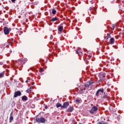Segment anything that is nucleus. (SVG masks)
<instances>
[{"mask_svg": "<svg viewBox=\"0 0 124 124\" xmlns=\"http://www.w3.org/2000/svg\"><path fill=\"white\" fill-rule=\"evenodd\" d=\"M36 121L38 124H45L46 122V119L44 118V117H41L39 118H36Z\"/></svg>", "mask_w": 124, "mask_h": 124, "instance_id": "1", "label": "nucleus"}, {"mask_svg": "<svg viewBox=\"0 0 124 124\" xmlns=\"http://www.w3.org/2000/svg\"><path fill=\"white\" fill-rule=\"evenodd\" d=\"M98 110V108L97 107L93 106L91 109L89 111L90 113L91 114H93V113H95V112H96Z\"/></svg>", "mask_w": 124, "mask_h": 124, "instance_id": "2", "label": "nucleus"}, {"mask_svg": "<svg viewBox=\"0 0 124 124\" xmlns=\"http://www.w3.org/2000/svg\"><path fill=\"white\" fill-rule=\"evenodd\" d=\"M104 93V89L103 88L100 89L96 92L95 95L99 96V94H101V93Z\"/></svg>", "mask_w": 124, "mask_h": 124, "instance_id": "3", "label": "nucleus"}, {"mask_svg": "<svg viewBox=\"0 0 124 124\" xmlns=\"http://www.w3.org/2000/svg\"><path fill=\"white\" fill-rule=\"evenodd\" d=\"M68 106H69V103L68 102H65L62 106V108L65 109V108H67Z\"/></svg>", "mask_w": 124, "mask_h": 124, "instance_id": "4", "label": "nucleus"}, {"mask_svg": "<svg viewBox=\"0 0 124 124\" xmlns=\"http://www.w3.org/2000/svg\"><path fill=\"white\" fill-rule=\"evenodd\" d=\"M93 83H94L93 81H88L87 82H86L85 84V86L86 88H89V87H90V86L93 85Z\"/></svg>", "mask_w": 124, "mask_h": 124, "instance_id": "5", "label": "nucleus"}, {"mask_svg": "<svg viewBox=\"0 0 124 124\" xmlns=\"http://www.w3.org/2000/svg\"><path fill=\"white\" fill-rule=\"evenodd\" d=\"M21 92L20 91L16 92L14 93V97L16 98L17 96H21Z\"/></svg>", "mask_w": 124, "mask_h": 124, "instance_id": "6", "label": "nucleus"}, {"mask_svg": "<svg viewBox=\"0 0 124 124\" xmlns=\"http://www.w3.org/2000/svg\"><path fill=\"white\" fill-rule=\"evenodd\" d=\"M4 33L5 34H8L9 33V29L7 27H4Z\"/></svg>", "mask_w": 124, "mask_h": 124, "instance_id": "7", "label": "nucleus"}, {"mask_svg": "<svg viewBox=\"0 0 124 124\" xmlns=\"http://www.w3.org/2000/svg\"><path fill=\"white\" fill-rule=\"evenodd\" d=\"M92 58V53H90L86 54V57L85 58V61H88V60H90Z\"/></svg>", "mask_w": 124, "mask_h": 124, "instance_id": "8", "label": "nucleus"}, {"mask_svg": "<svg viewBox=\"0 0 124 124\" xmlns=\"http://www.w3.org/2000/svg\"><path fill=\"white\" fill-rule=\"evenodd\" d=\"M73 110H74L73 107H71L68 108L67 110V112H68V113H71V112H72Z\"/></svg>", "mask_w": 124, "mask_h": 124, "instance_id": "9", "label": "nucleus"}, {"mask_svg": "<svg viewBox=\"0 0 124 124\" xmlns=\"http://www.w3.org/2000/svg\"><path fill=\"white\" fill-rule=\"evenodd\" d=\"M109 38H111V34L110 33H108L107 36L105 37V39H106V40H108Z\"/></svg>", "mask_w": 124, "mask_h": 124, "instance_id": "10", "label": "nucleus"}, {"mask_svg": "<svg viewBox=\"0 0 124 124\" xmlns=\"http://www.w3.org/2000/svg\"><path fill=\"white\" fill-rule=\"evenodd\" d=\"M115 43V39L111 38L110 39V44H114Z\"/></svg>", "mask_w": 124, "mask_h": 124, "instance_id": "11", "label": "nucleus"}, {"mask_svg": "<svg viewBox=\"0 0 124 124\" xmlns=\"http://www.w3.org/2000/svg\"><path fill=\"white\" fill-rule=\"evenodd\" d=\"M22 100H23V101H27V100H28V97H27V96H23L22 97Z\"/></svg>", "mask_w": 124, "mask_h": 124, "instance_id": "12", "label": "nucleus"}, {"mask_svg": "<svg viewBox=\"0 0 124 124\" xmlns=\"http://www.w3.org/2000/svg\"><path fill=\"white\" fill-rule=\"evenodd\" d=\"M58 20H59V18H58V17H53L50 20V21H52V22H55V21H58Z\"/></svg>", "mask_w": 124, "mask_h": 124, "instance_id": "13", "label": "nucleus"}, {"mask_svg": "<svg viewBox=\"0 0 124 124\" xmlns=\"http://www.w3.org/2000/svg\"><path fill=\"white\" fill-rule=\"evenodd\" d=\"M12 114V113H11V115H10V119H9V121H10V123H12V121H13V117L12 116V115H11Z\"/></svg>", "mask_w": 124, "mask_h": 124, "instance_id": "14", "label": "nucleus"}, {"mask_svg": "<svg viewBox=\"0 0 124 124\" xmlns=\"http://www.w3.org/2000/svg\"><path fill=\"white\" fill-rule=\"evenodd\" d=\"M58 30L59 31H62V30H63V27L62 26H59Z\"/></svg>", "mask_w": 124, "mask_h": 124, "instance_id": "15", "label": "nucleus"}, {"mask_svg": "<svg viewBox=\"0 0 124 124\" xmlns=\"http://www.w3.org/2000/svg\"><path fill=\"white\" fill-rule=\"evenodd\" d=\"M62 104H61V103H58L56 104V107L57 108H59V107H61L62 108Z\"/></svg>", "mask_w": 124, "mask_h": 124, "instance_id": "16", "label": "nucleus"}, {"mask_svg": "<svg viewBox=\"0 0 124 124\" xmlns=\"http://www.w3.org/2000/svg\"><path fill=\"white\" fill-rule=\"evenodd\" d=\"M52 13V14H56V13H57V11H56L55 9H53Z\"/></svg>", "mask_w": 124, "mask_h": 124, "instance_id": "17", "label": "nucleus"}, {"mask_svg": "<svg viewBox=\"0 0 124 124\" xmlns=\"http://www.w3.org/2000/svg\"><path fill=\"white\" fill-rule=\"evenodd\" d=\"M4 73H1L0 74V78H2V77L4 76Z\"/></svg>", "mask_w": 124, "mask_h": 124, "instance_id": "18", "label": "nucleus"}, {"mask_svg": "<svg viewBox=\"0 0 124 124\" xmlns=\"http://www.w3.org/2000/svg\"><path fill=\"white\" fill-rule=\"evenodd\" d=\"M44 71V69H43V68H41L39 70V72H43V71Z\"/></svg>", "mask_w": 124, "mask_h": 124, "instance_id": "19", "label": "nucleus"}, {"mask_svg": "<svg viewBox=\"0 0 124 124\" xmlns=\"http://www.w3.org/2000/svg\"><path fill=\"white\" fill-rule=\"evenodd\" d=\"M105 124V123L104 122V121H102V122H99L98 123V124Z\"/></svg>", "mask_w": 124, "mask_h": 124, "instance_id": "20", "label": "nucleus"}, {"mask_svg": "<svg viewBox=\"0 0 124 124\" xmlns=\"http://www.w3.org/2000/svg\"><path fill=\"white\" fill-rule=\"evenodd\" d=\"M76 102H77V103H79V102H80V100L76 99Z\"/></svg>", "mask_w": 124, "mask_h": 124, "instance_id": "21", "label": "nucleus"}, {"mask_svg": "<svg viewBox=\"0 0 124 124\" xmlns=\"http://www.w3.org/2000/svg\"><path fill=\"white\" fill-rule=\"evenodd\" d=\"M76 53L78 54V55H79V54H80V52L78 50H76Z\"/></svg>", "mask_w": 124, "mask_h": 124, "instance_id": "22", "label": "nucleus"}, {"mask_svg": "<svg viewBox=\"0 0 124 124\" xmlns=\"http://www.w3.org/2000/svg\"><path fill=\"white\" fill-rule=\"evenodd\" d=\"M31 89H32V88H30V89L29 90V92H31V91H32Z\"/></svg>", "mask_w": 124, "mask_h": 124, "instance_id": "23", "label": "nucleus"}, {"mask_svg": "<svg viewBox=\"0 0 124 124\" xmlns=\"http://www.w3.org/2000/svg\"><path fill=\"white\" fill-rule=\"evenodd\" d=\"M50 39H53V35L50 36Z\"/></svg>", "mask_w": 124, "mask_h": 124, "instance_id": "24", "label": "nucleus"}, {"mask_svg": "<svg viewBox=\"0 0 124 124\" xmlns=\"http://www.w3.org/2000/svg\"><path fill=\"white\" fill-rule=\"evenodd\" d=\"M102 98H106V96L105 95H104L103 97H102Z\"/></svg>", "mask_w": 124, "mask_h": 124, "instance_id": "25", "label": "nucleus"}, {"mask_svg": "<svg viewBox=\"0 0 124 124\" xmlns=\"http://www.w3.org/2000/svg\"><path fill=\"white\" fill-rule=\"evenodd\" d=\"M12 0V2H14V1H16V0Z\"/></svg>", "mask_w": 124, "mask_h": 124, "instance_id": "26", "label": "nucleus"}, {"mask_svg": "<svg viewBox=\"0 0 124 124\" xmlns=\"http://www.w3.org/2000/svg\"><path fill=\"white\" fill-rule=\"evenodd\" d=\"M18 62H22V60H19V61H18Z\"/></svg>", "mask_w": 124, "mask_h": 124, "instance_id": "27", "label": "nucleus"}, {"mask_svg": "<svg viewBox=\"0 0 124 124\" xmlns=\"http://www.w3.org/2000/svg\"><path fill=\"white\" fill-rule=\"evenodd\" d=\"M47 108H48V107L46 106V107H45V109H47Z\"/></svg>", "mask_w": 124, "mask_h": 124, "instance_id": "28", "label": "nucleus"}, {"mask_svg": "<svg viewBox=\"0 0 124 124\" xmlns=\"http://www.w3.org/2000/svg\"><path fill=\"white\" fill-rule=\"evenodd\" d=\"M93 9V8H90V10H92Z\"/></svg>", "mask_w": 124, "mask_h": 124, "instance_id": "29", "label": "nucleus"}, {"mask_svg": "<svg viewBox=\"0 0 124 124\" xmlns=\"http://www.w3.org/2000/svg\"><path fill=\"white\" fill-rule=\"evenodd\" d=\"M79 124H82V123H79Z\"/></svg>", "mask_w": 124, "mask_h": 124, "instance_id": "30", "label": "nucleus"}, {"mask_svg": "<svg viewBox=\"0 0 124 124\" xmlns=\"http://www.w3.org/2000/svg\"><path fill=\"white\" fill-rule=\"evenodd\" d=\"M26 83H27V82H28V81H26Z\"/></svg>", "mask_w": 124, "mask_h": 124, "instance_id": "31", "label": "nucleus"}, {"mask_svg": "<svg viewBox=\"0 0 124 124\" xmlns=\"http://www.w3.org/2000/svg\"><path fill=\"white\" fill-rule=\"evenodd\" d=\"M80 54H82V52H80Z\"/></svg>", "mask_w": 124, "mask_h": 124, "instance_id": "32", "label": "nucleus"}]
</instances>
